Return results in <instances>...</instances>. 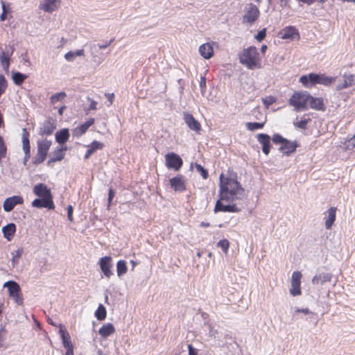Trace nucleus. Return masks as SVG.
<instances>
[{"label":"nucleus","instance_id":"1","mask_svg":"<svg viewBox=\"0 0 355 355\" xmlns=\"http://www.w3.org/2000/svg\"><path fill=\"white\" fill-rule=\"evenodd\" d=\"M219 179L218 197H220V200L230 202L243 200L245 197V189L238 181L236 173L231 174L230 177H225L221 173Z\"/></svg>","mask_w":355,"mask_h":355},{"label":"nucleus","instance_id":"2","mask_svg":"<svg viewBox=\"0 0 355 355\" xmlns=\"http://www.w3.org/2000/svg\"><path fill=\"white\" fill-rule=\"evenodd\" d=\"M239 62L248 69L253 70L261 67L259 53L254 46L244 49L239 55Z\"/></svg>","mask_w":355,"mask_h":355},{"label":"nucleus","instance_id":"3","mask_svg":"<svg viewBox=\"0 0 355 355\" xmlns=\"http://www.w3.org/2000/svg\"><path fill=\"white\" fill-rule=\"evenodd\" d=\"M272 143L279 145V151L283 155L290 156L296 151L300 144L297 141H291L284 137L279 133H275L272 137Z\"/></svg>","mask_w":355,"mask_h":355},{"label":"nucleus","instance_id":"4","mask_svg":"<svg viewBox=\"0 0 355 355\" xmlns=\"http://www.w3.org/2000/svg\"><path fill=\"white\" fill-rule=\"evenodd\" d=\"M309 102L311 103V94L306 91H296L288 99L289 105L296 112L306 110Z\"/></svg>","mask_w":355,"mask_h":355},{"label":"nucleus","instance_id":"5","mask_svg":"<svg viewBox=\"0 0 355 355\" xmlns=\"http://www.w3.org/2000/svg\"><path fill=\"white\" fill-rule=\"evenodd\" d=\"M51 144V141L48 139L37 141V154L32 159V163L34 165H39L46 160Z\"/></svg>","mask_w":355,"mask_h":355},{"label":"nucleus","instance_id":"6","mask_svg":"<svg viewBox=\"0 0 355 355\" xmlns=\"http://www.w3.org/2000/svg\"><path fill=\"white\" fill-rule=\"evenodd\" d=\"M165 166L168 170L178 172L182 168L184 162L182 157L174 152H168L165 156Z\"/></svg>","mask_w":355,"mask_h":355},{"label":"nucleus","instance_id":"7","mask_svg":"<svg viewBox=\"0 0 355 355\" xmlns=\"http://www.w3.org/2000/svg\"><path fill=\"white\" fill-rule=\"evenodd\" d=\"M259 15L260 11L257 6L250 3L245 8V14L243 16L242 22L252 25L259 19Z\"/></svg>","mask_w":355,"mask_h":355},{"label":"nucleus","instance_id":"8","mask_svg":"<svg viewBox=\"0 0 355 355\" xmlns=\"http://www.w3.org/2000/svg\"><path fill=\"white\" fill-rule=\"evenodd\" d=\"M216 200L214 209V212L217 214L218 212H228V213H238L241 211V209L239 208L234 202H227L224 204V200H220V197Z\"/></svg>","mask_w":355,"mask_h":355},{"label":"nucleus","instance_id":"9","mask_svg":"<svg viewBox=\"0 0 355 355\" xmlns=\"http://www.w3.org/2000/svg\"><path fill=\"white\" fill-rule=\"evenodd\" d=\"M98 264L100 267V270L101 272L104 275V276L107 278H110L112 275H113V260L112 257L110 256H105L101 257L98 259Z\"/></svg>","mask_w":355,"mask_h":355},{"label":"nucleus","instance_id":"10","mask_svg":"<svg viewBox=\"0 0 355 355\" xmlns=\"http://www.w3.org/2000/svg\"><path fill=\"white\" fill-rule=\"evenodd\" d=\"M169 185L175 192H183L187 189L186 179L182 174H178L176 176L169 179Z\"/></svg>","mask_w":355,"mask_h":355},{"label":"nucleus","instance_id":"11","mask_svg":"<svg viewBox=\"0 0 355 355\" xmlns=\"http://www.w3.org/2000/svg\"><path fill=\"white\" fill-rule=\"evenodd\" d=\"M258 142L261 146V150L263 154L268 155L272 147L271 144L272 137L266 133H259L256 135Z\"/></svg>","mask_w":355,"mask_h":355},{"label":"nucleus","instance_id":"12","mask_svg":"<svg viewBox=\"0 0 355 355\" xmlns=\"http://www.w3.org/2000/svg\"><path fill=\"white\" fill-rule=\"evenodd\" d=\"M183 120L191 130L196 133H200L202 130L200 123L191 113L184 112Z\"/></svg>","mask_w":355,"mask_h":355},{"label":"nucleus","instance_id":"13","mask_svg":"<svg viewBox=\"0 0 355 355\" xmlns=\"http://www.w3.org/2000/svg\"><path fill=\"white\" fill-rule=\"evenodd\" d=\"M24 203V199L22 196L15 195L8 198H6L3 204V210L6 212L11 211L15 206L18 205H22Z\"/></svg>","mask_w":355,"mask_h":355},{"label":"nucleus","instance_id":"14","mask_svg":"<svg viewBox=\"0 0 355 355\" xmlns=\"http://www.w3.org/2000/svg\"><path fill=\"white\" fill-rule=\"evenodd\" d=\"M53 198H37L31 203L33 207L37 209L46 208L49 210L55 209Z\"/></svg>","mask_w":355,"mask_h":355},{"label":"nucleus","instance_id":"15","mask_svg":"<svg viewBox=\"0 0 355 355\" xmlns=\"http://www.w3.org/2000/svg\"><path fill=\"white\" fill-rule=\"evenodd\" d=\"M22 148L24 152V157L23 160V164L24 166L27 165V162L31 157V144L29 141V134L26 131V128L23 129L22 134Z\"/></svg>","mask_w":355,"mask_h":355},{"label":"nucleus","instance_id":"16","mask_svg":"<svg viewBox=\"0 0 355 355\" xmlns=\"http://www.w3.org/2000/svg\"><path fill=\"white\" fill-rule=\"evenodd\" d=\"M335 78L327 76L323 73H312V86L317 84L329 86L331 85L335 81Z\"/></svg>","mask_w":355,"mask_h":355},{"label":"nucleus","instance_id":"17","mask_svg":"<svg viewBox=\"0 0 355 355\" xmlns=\"http://www.w3.org/2000/svg\"><path fill=\"white\" fill-rule=\"evenodd\" d=\"M33 193L40 198H53L51 189L44 183H37L33 189Z\"/></svg>","mask_w":355,"mask_h":355},{"label":"nucleus","instance_id":"18","mask_svg":"<svg viewBox=\"0 0 355 355\" xmlns=\"http://www.w3.org/2000/svg\"><path fill=\"white\" fill-rule=\"evenodd\" d=\"M56 128L55 120L52 117H49L40 128L39 134L40 135H51Z\"/></svg>","mask_w":355,"mask_h":355},{"label":"nucleus","instance_id":"19","mask_svg":"<svg viewBox=\"0 0 355 355\" xmlns=\"http://www.w3.org/2000/svg\"><path fill=\"white\" fill-rule=\"evenodd\" d=\"M279 36L283 40H293L299 37V33L295 27L289 26L280 31Z\"/></svg>","mask_w":355,"mask_h":355},{"label":"nucleus","instance_id":"20","mask_svg":"<svg viewBox=\"0 0 355 355\" xmlns=\"http://www.w3.org/2000/svg\"><path fill=\"white\" fill-rule=\"evenodd\" d=\"M70 137L69 129L67 128H62L58 130L55 134V141L61 146H67L66 143Z\"/></svg>","mask_w":355,"mask_h":355},{"label":"nucleus","instance_id":"21","mask_svg":"<svg viewBox=\"0 0 355 355\" xmlns=\"http://www.w3.org/2000/svg\"><path fill=\"white\" fill-rule=\"evenodd\" d=\"M3 287L7 288L8 295L11 297L15 295L21 294V290L19 284L14 280L6 282Z\"/></svg>","mask_w":355,"mask_h":355},{"label":"nucleus","instance_id":"22","mask_svg":"<svg viewBox=\"0 0 355 355\" xmlns=\"http://www.w3.org/2000/svg\"><path fill=\"white\" fill-rule=\"evenodd\" d=\"M355 76L353 74H345L341 78L339 79L338 83L336 85L337 90H342L352 85L354 80Z\"/></svg>","mask_w":355,"mask_h":355},{"label":"nucleus","instance_id":"23","mask_svg":"<svg viewBox=\"0 0 355 355\" xmlns=\"http://www.w3.org/2000/svg\"><path fill=\"white\" fill-rule=\"evenodd\" d=\"M17 226L13 223H8L7 225L2 227L1 231L3 237L8 241H10L12 240L15 235Z\"/></svg>","mask_w":355,"mask_h":355},{"label":"nucleus","instance_id":"24","mask_svg":"<svg viewBox=\"0 0 355 355\" xmlns=\"http://www.w3.org/2000/svg\"><path fill=\"white\" fill-rule=\"evenodd\" d=\"M87 150L85 154L84 159L85 160L89 159L90 157L98 150H101L104 147V144L97 141L94 140L90 144L87 146Z\"/></svg>","mask_w":355,"mask_h":355},{"label":"nucleus","instance_id":"25","mask_svg":"<svg viewBox=\"0 0 355 355\" xmlns=\"http://www.w3.org/2000/svg\"><path fill=\"white\" fill-rule=\"evenodd\" d=\"M59 333L63 347L66 349L73 348L69 332L61 324L60 325Z\"/></svg>","mask_w":355,"mask_h":355},{"label":"nucleus","instance_id":"26","mask_svg":"<svg viewBox=\"0 0 355 355\" xmlns=\"http://www.w3.org/2000/svg\"><path fill=\"white\" fill-rule=\"evenodd\" d=\"M214 47L211 43H205L200 46L199 53L205 59H210L214 55Z\"/></svg>","mask_w":355,"mask_h":355},{"label":"nucleus","instance_id":"27","mask_svg":"<svg viewBox=\"0 0 355 355\" xmlns=\"http://www.w3.org/2000/svg\"><path fill=\"white\" fill-rule=\"evenodd\" d=\"M336 207H331L327 211V216L324 218L325 219V227L327 230H330L336 218Z\"/></svg>","mask_w":355,"mask_h":355},{"label":"nucleus","instance_id":"28","mask_svg":"<svg viewBox=\"0 0 355 355\" xmlns=\"http://www.w3.org/2000/svg\"><path fill=\"white\" fill-rule=\"evenodd\" d=\"M115 332V327L112 323L104 324L98 330V334L103 338H107Z\"/></svg>","mask_w":355,"mask_h":355},{"label":"nucleus","instance_id":"29","mask_svg":"<svg viewBox=\"0 0 355 355\" xmlns=\"http://www.w3.org/2000/svg\"><path fill=\"white\" fill-rule=\"evenodd\" d=\"M331 279V275L329 273L324 272L319 275H316L312 278L313 284L324 285V284L329 282Z\"/></svg>","mask_w":355,"mask_h":355},{"label":"nucleus","instance_id":"30","mask_svg":"<svg viewBox=\"0 0 355 355\" xmlns=\"http://www.w3.org/2000/svg\"><path fill=\"white\" fill-rule=\"evenodd\" d=\"M60 3V0H44L42 8L46 12H52L55 10Z\"/></svg>","mask_w":355,"mask_h":355},{"label":"nucleus","instance_id":"31","mask_svg":"<svg viewBox=\"0 0 355 355\" xmlns=\"http://www.w3.org/2000/svg\"><path fill=\"white\" fill-rule=\"evenodd\" d=\"M67 149V146L57 147L55 150L50 154V156H52L56 162H60L64 158L65 152Z\"/></svg>","mask_w":355,"mask_h":355},{"label":"nucleus","instance_id":"32","mask_svg":"<svg viewBox=\"0 0 355 355\" xmlns=\"http://www.w3.org/2000/svg\"><path fill=\"white\" fill-rule=\"evenodd\" d=\"M312 109L324 112L327 107L324 103V99L322 97L312 96Z\"/></svg>","mask_w":355,"mask_h":355},{"label":"nucleus","instance_id":"33","mask_svg":"<svg viewBox=\"0 0 355 355\" xmlns=\"http://www.w3.org/2000/svg\"><path fill=\"white\" fill-rule=\"evenodd\" d=\"M11 74L14 84L18 86L21 85L27 78V76L25 73L15 70L11 71Z\"/></svg>","mask_w":355,"mask_h":355},{"label":"nucleus","instance_id":"34","mask_svg":"<svg viewBox=\"0 0 355 355\" xmlns=\"http://www.w3.org/2000/svg\"><path fill=\"white\" fill-rule=\"evenodd\" d=\"M85 55V50L81 49H77L76 51H69L64 55V58L68 62H73L76 57H81Z\"/></svg>","mask_w":355,"mask_h":355},{"label":"nucleus","instance_id":"35","mask_svg":"<svg viewBox=\"0 0 355 355\" xmlns=\"http://www.w3.org/2000/svg\"><path fill=\"white\" fill-rule=\"evenodd\" d=\"M94 316L98 321L105 320L107 317V310L103 304H98L97 309L95 311Z\"/></svg>","mask_w":355,"mask_h":355},{"label":"nucleus","instance_id":"36","mask_svg":"<svg viewBox=\"0 0 355 355\" xmlns=\"http://www.w3.org/2000/svg\"><path fill=\"white\" fill-rule=\"evenodd\" d=\"M128 271L127 262L125 260H119L116 263V272L120 278L123 276Z\"/></svg>","mask_w":355,"mask_h":355},{"label":"nucleus","instance_id":"37","mask_svg":"<svg viewBox=\"0 0 355 355\" xmlns=\"http://www.w3.org/2000/svg\"><path fill=\"white\" fill-rule=\"evenodd\" d=\"M10 58L5 56V51H2L0 54V63L6 73L9 72L10 64Z\"/></svg>","mask_w":355,"mask_h":355},{"label":"nucleus","instance_id":"38","mask_svg":"<svg viewBox=\"0 0 355 355\" xmlns=\"http://www.w3.org/2000/svg\"><path fill=\"white\" fill-rule=\"evenodd\" d=\"M193 165L195 166V168L196 169V171L200 173V175L202 176V179L207 180L209 178V172L207 169H206L204 166H202L201 164L196 162V163H191V168L193 167Z\"/></svg>","mask_w":355,"mask_h":355},{"label":"nucleus","instance_id":"39","mask_svg":"<svg viewBox=\"0 0 355 355\" xmlns=\"http://www.w3.org/2000/svg\"><path fill=\"white\" fill-rule=\"evenodd\" d=\"M67 96L65 92H60L53 94L50 97V103L51 104H55L58 102L62 101Z\"/></svg>","mask_w":355,"mask_h":355},{"label":"nucleus","instance_id":"40","mask_svg":"<svg viewBox=\"0 0 355 355\" xmlns=\"http://www.w3.org/2000/svg\"><path fill=\"white\" fill-rule=\"evenodd\" d=\"M264 125V122H248L246 123V128L250 131H254L262 129Z\"/></svg>","mask_w":355,"mask_h":355},{"label":"nucleus","instance_id":"41","mask_svg":"<svg viewBox=\"0 0 355 355\" xmlns=\"http://www.w3.org/2000/svg\"><path fill=\"white\" fill-rule=\"evenodd\" d=\"M230 241L227 239H223L217 243L216 246L221 248L223 252L227 254L230 248Z\"/></svg>","mask_w":355,"mask_h":355},{"label":"nucleus","instance_id":"42","mask_svg":"<svg viewBox=\"0 0 355 355\" xmlns=\"http://www.w3.org/2000/svg\"><path fill=\"white\" fill-rule=\"evenodd\" d=\"M306 116L308 115L305 114L300 121L294 122V125L300 129H305L307 123L311 120L309 117L306 118Z\"/></svg>","mask_w":355,"mask_h":355},{"label":"nucleus","instance_id":"43","mask_svg":"<svg viewBox=\"0 0 355 355\" xmlns=\"http://www.w3.org/2000/svg\"><path fill=\"white\" fill-rule=\"evenodd\" d=\"M87 132L86 129L82 124L72 130V134L74 137L79 138Z\"/></svg>","mask_w":355,"mask_h":355},{"label":"nucleus","instance_id":"44","mask_svg":"<svg viewBox=\"0 0 355 355\" xmlns=\"http://www.w3.org/2000/svg\"><path fill=\"white\" fill-rule=\"evenodd\" d=\"M7 147L2 136L0 135V162L6 157Z\"/></svg>","mask_w":355,"mask_h":355},{"label":"nucleus","instance_id":"45","mask_svg":"<svg viewBox=\"0 0 355 355\" xmlns=\"http://www.w3.org/2000/svg\"><path fill=\"white\" fill-rule=\"evenodd\" d=\"M8 87V81L3 74H0V96L5 93Z\"/></svg>","mask_w":355,"mask_h":355},{"label":"nucleus","instance_id":"46","mask_svg":"<svg viewBox=\"0 0 355 355\" xmlns=\"http://www.w3.org/2000/svg\"><path fill=\"white\" fill-rule=\"evenodd\" d=\"M116 194V191L114 189H113L112 187L109 188L108 190V197H107V209H110V207L112 204L113 198H114Z\"/></svg>","mask_w":355,"mask_h":355},{"label":"nucleus","instance_id":"47","mask_svg":"<svg viewBox=\"0 0 355 355\" xmlns=\"http://www.w3.org/2000/svg\"><path fill=\"white\" fill-rule=\"evenodd\" d=\"M290 294L293 296H297L301 294V286L300 284H291V288H290Z\"/></svg>","mask_w":355,"mask_h":355},{"label":"nucleus","instance_id":"48","mask_svg":"<svg viewBox=\"0 0 355 355\" xmlns=\"http://www.w3.org/2000/svg\"><path fill=\"white\" fill-rule=\"evenodd\" d=\"M299 81L306 87H311V73L302 76Z\"/></svg>","mask_w":355,"mask_h":355},{"label":"nucleus","instance_id":"49","mask_svg":"<svg viewBox=\"0 0 355 355\" xmlns=\"http://www.w3.org/2000/svg\"><path fill=\"white\" fill-rule=\"evenodd\" d=\"M23 254V249L19 248L17 249L15 253H12V263L13 267L18 263L19 259L21 257Z\"/></svg>","mask_w":355,"mask_h":355},{"label":"nucleus","instance_id":"50","mask_svg":"<svg viewBox=\"0 0 355 355\" xmlns=\"http://www.w3.org/2000/svg\"><path fill=\"white\" fill-rule=\"evenodd\" d=\"M302 273L300 271H294L291 277V284H301Z\"/></svg>","mask_w":355,"mask_h":355},{"label":"nucleus","instance_id":"51","mask_svg":"<svg viewBox=\"0 0 355 355\" xmlns=\"http://www.w3.org/2000/svg\"><path fill=\"white\" fill-rule=\"evenodd\" d=\"M266 32L267 30L266 28L259 31L254 35V38L259 42H262L266 37Z\"/></svg>","mask_w":355,"mask_h":355},{"label":"nucleus","instance_id":"52","mask_svg":"<svg viewBox=\"0 0 355 355\" xmlns=\"http://www.w3.org/2000/svg\"><path fill=\"white\" fill-rule=\"evenodd\" d=\"M262 101L265 107L268 108L270 105L275 103L276 98L272 96H269L263 98Z\"/></svg>","mask_w":355,"mask_h":355},{"label":"nucleus","instance_id":"53","mask_svg":"<svg viewBox=\"0 0 355 355\" xmlns=\"http://www.w3.org/2000/svg\"><path fill=\"white\" fill-rule=\"evenodd\" d=\"M345 144L347 150H353L355 148V135L347 141Z\"/></svg>","mask_w":355,"mask_h":355},{"label":"nucleus","instance_id":"54","mask_svg":"<svg viewBox=\"0 0 355 355\" xmlns=\"http://www.w3.org/2000/svg\"><path fill=\"white\" fill-rule=\"evenodd\" d=\"M200 87L201 94L202 96L205 95V91H206V77L204 76H202L200 77Z\"/></svg>","mask_w":355,"mask_h":355},{"label":"nucleus","instance_id":"55","mask_svg":"<svg viewBox=\"0 0 355 355\" xmlns=\"http://www.w3.org/2000/svg\"><path fill=\"white\" fill-rule=\"evenodd\" d=\"M67 218L70 222H73V207L71 205H69L67 207Z\"/></svg>","mask_w":355,"mask_h":355},{"label":"nucleus","instance_id":"56","mask_svg":"<svg viewBox=\"0 0 355 355\" xmlns=\"http://www.w3.org/2000/svg\"><path fill=\"white\" fill-rule=\"evenodd\" d=\"M11 298L14 300V302L17 304H18V305H22L23 304L24 299H23L22 293L21 292V294L15 295L11 297Z\"/></svg>","mask_w":355,"mask_h":355},{"label":"nucleus","instance_id":"57","mask_svg":"<svg viewBox=\"0 0 355 355\" xmlns=\"http://www.w3.org/2000/svg\"><path fill=\"white\" fill-rule=\"evenodd\" d=\"M95 123V119L94 118H89L87 119V121H86L85 122L81 123L83 127H85V128L86 129V130L87 131V130L92 125H94Z\"/></svg>","mask_w":355,"mask_h":355},{"label":"nucleus","instance_id":"58","mask_svg":"<svg viewBox=\"0 0 355 355\" xmlns=\"http://www.w3.org/2000/svg\"><path fill=\"white\" fill-rule=\"evenodd\" d=\"M95 123V119L94 118H89L87 119V121H86L85 122L81 123L83 127H85V128L86 129V130L87 131V130L92 125H94Z\"/></svg>","mask_w":355,"mask_h":355},{"label":"nucleus","instance_id":"59","mask_svg":"<svg viewBox=\"0 0 355 355\" xmlns=\"http://www.w3.org/2000/svg\"><path fill=\"white\" fill-rule=\"evenodd\" d=\"M7 334V330L5 327H1L0 329V347L3 346V342L5 340V336Z\"/></svg>","mask_w":355,"mask_h":355},{"label":"nucleus","instance_id":"60","mask_svg":"<svg viewBox=\"0 0 355 355\" xmlns=\"http://www.w3.org/2000/svg\"><path fill=\"white\" fill-rule=\"evenodd\" d=\"M187 348L189 351L188 355H198V349L195 348L191 344H187Z\"/></svg>","mask_w":355,"mask_h":355},{"label":"nucleus","instance_id":"61","mask_svg":"<svg viewBox=\"0 0 355 355\" xmlns=\"http://www.w3.org/2000/svg\"><path fill=\"white\" fill-rule=\"evenodd\" d=\"M114 41V39H111L108 42H103L101 43H98L97 45L100 49H105L107 47H108L112 42Z\"/></svg>","mask_w":355,"mask_h":355},{"label":"nucleus","instance_id":"62","mask_svg":"<svg viewBox=\"0 0 355 355\" xmlns=\"http://www.w3.org/2000/svg\"><path fill=\"white\" fill-rule=\"evenodd\" d=\"M15 51V49L14 46L10 45L9 50H8L7 51H5V56L8 57L11 59V57H12V54L14 53Z\"/></svg>","mask_w":355,"mask_h":355},{"label":"nucleus","instance_id":"63","mask_svg":"<svg viewBox=\"0 0 355 355\" xmlns=\"http://www.w3.org/2000/svg\"><path fill=\"white\" fill-rule=\"evenodd\" d=\"M96 105H97V103L94 101V100H92L90 101V104L89 105V107L87 108L86 111L87 112H90V111H92V110H96L97 108H96Z\"/></svg>","mask_w":355,"mask_h":355},{"label":"nucleus","instance_id":"64","mask_svg":"<svg viewBox=\"0 0 355 355\" xmlns=\"http://www.w3.org/2000/svg\"><path fill=\"white\" fill-rule=\"evenodd\" d=\"M295 312L296 313H303L305 315H308V314L310 313V311H309V309L308 308H305V309L297 308L296 310H295Z\"/></svg>","mask_w":355,"mask_h":355}]
</instances>
